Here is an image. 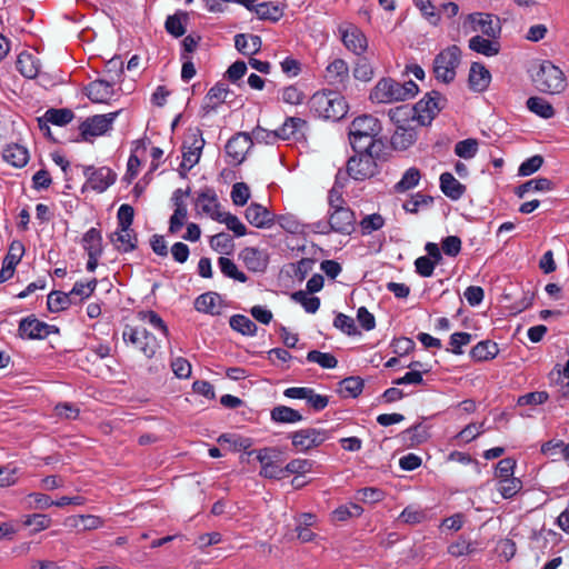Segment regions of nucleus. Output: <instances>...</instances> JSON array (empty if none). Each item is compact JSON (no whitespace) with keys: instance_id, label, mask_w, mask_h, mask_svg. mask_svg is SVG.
<instances>
[{"instance_id":"nucleus-1","label":"nucleus","mask_w":569,"mask_h":569,"mask_svg":"<svg viewBox=\"0 0 569 569\" xmlns=\"http://www.w3.org/2000/svg\"><path fill=\"white\" fill-rule=\"evenodd\" d=\"M381 130L380 121L371 114L355 118L349 126V141L353 151L381 152L382 142L377 140Z\"/></svg>"},{"instance_id":"nucleus-2","label":"nucleus","mask_w":569,"mask_h":569,"mask_svg":"<svg viewBox=\"0 0 569 569\" xmlns=\"http://www.w3.org/2000/svg\"><path fill=\"white\" fill-rule=\"evenodd\" d=\"M419 88L412 80L400 83L391 78L380 79L370 92V100L375 103H392L413 98Z\"/></svg>"},{"instance_id":"nucleus-3","label":"nucleus","mask_w":569,"mask_h":569,"mask_svg":"<svg viewBox=\"0 0 569 569\" xmlns=\"http://www.w3.org/2000/svg\"><path fill=\"white\" fill-rule=\"evenodd\" d=\"M309 107L315 116L326 120L338 121L347 113V103L337 90L316 92L309 100Z\"/></svg>"},{"instance_id":"nucleus-4","label":"nucleus","mask_w":569,"mask_h":569,"mask_svg":"<svg viewBox=\"0 0 569 569\" xmlns=\"http://www.w3.org/2000/svg\"><path fill=\"white\" fill-rule=\"evenodd\" d=\"M531 78L535 87L543 93H560L567 87L563 71L549 60L541 61L538 67L533 69Z\"/></svg>"},{"instance_id":"nucleus-5","label":"nucleus","mask_w":569,"mask_h":569,"mask_svg":"<svg viewBox=\"0 0 569 569\" xmlns=\"http://www.w3.org/2000/svg\"><path fill=\"white\" fill-rule=\"evenodd\" d=\"M347 161V173L356 181H365L379 172L377 159L380 151H355Z\"/></svg>"},{"instance_id":"nucleus-6","label":"nucleus","mask_w":569,"mask_h":569,"mask_svg":"<svg viewBox=\"0 0 569 569\" xmlns=\"http://www.w3.org/2000/svg\"><path fill=\"white\" fill-rule=\"evenodd\" d=\"M461 51L457 46H450L438 53L433 61V72L438 80L450 83L456 77L460 63Z\"/></svg>"},{"instance_id":"nucleus-7","label":"nucleus","mask_w":569,"mask_h":569,"mask_svg":"<svg viewBox=\"0 0 569 569\" xmlns=\"http://www.w3.org/2000/svg\"><path fill=\"white\" fill-rule=\"evenodd\" d=\"M446 98L438 91L432 90L413 104L416 121L420 126H430L437 114L445 108Z\"/></svg>"},{"instance_id":"nucleus-8","label":"nucleus","mask_w":569,"mask_h":569,"mask_svg":"<svg viewBox=\"0 0 569 569\" xmlns=\"http://www.w3.org/2000/svg\"><path fill=\"white\" fill-rule=\"evenodd\" d=\"M122 339L127 345L130 343L141 351L148 359H151L159 348L157 338L144 328L126 326Z\"/></svg>"},{"instance_id":"nucleus-9","label":"nucleus","mask_w":569,"mask_h":569,"mask_svg":"<svg viewBox=\"0 0 569 569\" xmlns=\"http://www.w3.org/2000/svg\"><path fill=\"white\" fill-rule=\"evenodd\" d=\"M256 453L257 460L261 465V469L259 475L263 478L268 479H281L283 478V469L276 461L279 457L280 451L274 447H266L259 450L248 451V455L251 456Z\"/></svg>"},{"instance_id":"nucleus-10","label":"nucleus","mask_w":569,"mask_h":569,"mask_svg":"<svg viewBox=\"0 0 569 569\" xmlns=\"http://www.w3.org/2000/svg\"><path fill=\"white\" fill-rule=\"evenodd\" d=\"M331 436L326 429L306 428L295 431L290 435L292 446L300 452H307L312 448L319 447Z\"/></svg>"},{"instance_id":"nucleus-11","label":"nucleus","mask_w":569,"mask_h":569,"mask_svg":"<svg viewBox=\"0 0 569 569\" xmlns=\"http://www.w3.org/2000/svg\"><path fill=\"white\" fill-rule=\"evenodd\" d=\"M119 113L120 111H116L87 118L79 127L83 140L87 141L89 137H98L108 132Z\"/></svg>"},{"instance_id":"nucleus-12","label":"nucleus","mask_w":569,"mask_h":569,"mask_svg":"<svg viewBox=\"0 0 569 569\" xmlns=\"http://www.w3.org/2000/svg\"><path fill=\"white\" fill-rule=\"evenodd\" d=\"M204 143L200 129L191 130L188 133L183 141L182 168L190 170L198 163Z\"/></svg>"},{"instance_id":"nucleus-13","label":"nucleus","mask_w":569,"mask_h":569,"mask_svg":"<svg viewBox=\"0 0 569 569\" xmlns=\"http://www.w3.org/2000/svg\"><path fill=\"white\" fill-rule=\"evenodd\" d=\"M355 222V213L348 207L332 209V212L329 216L328 224H325V227H328L329 229L323 230L322 233L333 231L342 234H350L353 230Z\"/></svg>"},{"instance_id":"nucleus-14","label":"nucleus","mask_w":569,"mask_h":569,"mask_svg":"<svg viewBox=\"0 0 569 569\" xmlns=\"http://www.w3.org/2000/svg\"><path fill=\"white\" fill-rule=\"evenodd\" d=\"M83 174L87 177V184L97 192L106 191L117 178V174L108 167L87 166L83 167Z\"/></svg>"},{"instance_id":"nucleus-15","label":"nucleus","mask_w":569,"mask_h":569,"mask_svg":"<svg viewBox=\"0 0 569 569\" xmlns=\"http://www.w3.org/2000/svg\"><path fill=\"white\" fill-rule=\"evenodd\" d=\"M323 77L328 84L337 91H342L349 84V66L343 59L337 58L327 66Z\"/></svg>"},{"instance_id":"nucleus-16","label":"nucleus","mask_w":569,"mask_h":569,"mask_svg":"<svg viewBox=\"0 0 569 569\" xmlns=\"http://www.w3.org/2000/svg\"><path fill=\"white\" fill-rule=\"evenodd\" d=\"M251 143V138L246 132H239L232 136L224 147L226 156L229 159L228 163L232 166L240 164L244 160Z\"/></svg>"},{"instance_id":"nucleus-17","label":"nucleus","mask_w":569,"mask_h":569,"mask_svg":"<svg viewBox=\"0 0 569 569\" xmlns=\"http://www.w3.org/2000/svg\"><path fill=\"white\" fill-rule=\"evenodd\" d=\"M52 332H58L54 326L34 317L23 318L19 323V335L23 339H44Z\"/></svg>"},{"instance_id":"nucleus-18","label":"nucleus","mask_w":569,"mask_h":569,"mask_svg":"<svg viewBox=\"0 0 569 569\" xmlns=\"http://www.w3.org/2000/svg\"><path fill=\"white\" fill-rule=\"evenodd\" d=\"M24 251L26 249L21 241L13 240L10 243L9 250L2 261V267L0 270V283L6 282L13 277L16 267L21 261Z\"/></svg>"},{"instance_id":"nucleus-19","label":"nucleus","mask_w":569,"mask_h":569,"mask_svg":"<svg viewBox=\"0 0 569 569\" xmlns=\"http://www.w3.org/2000/svg\"><path fill=\"white\" fill-rule=\"evenodd\" d=\"M345 47L357 56H361L368 48L365 33L353 24L339 28Z\"/></svg>"},{"instance_id":"nucleus-20","label":"nucleus","mask_w":569,"mask_h":569,"mask_svg":"<svg viewBox=\"0 0 569 569\" xmlns=\"http://www.w3.org/2000/svg\"><path fill=\"white\" fill-rule=\"evenodd\" d=\"M473 31H481L489 38L496 39L500 36L501 27L497 17L489 13H472L468 17Z\"/></svg>"},{"instance_id":"nucleus-21","label":"nucleus","mask_w":569,"mask_h":569,"mask_svg":"<svg viewBox=\"0 0 569 569\" xmlns=\"http://www.w3.org/2000/svg\"><path fill=\"white\" fill-rule=\"evenodd\" d=\"M114 83L116 79L113 76H110L109 79H97L87 86V97L96 103L107 102L114 93Z\"/></svg>"},{"instance_id":"nucleus-22","label":"nucleus","mask_w":569,"mask_h":569,"mask_svg":"<svg viewBox=\"0 0 569 569\" xmlns=\"http://www.w3.org/2000/svg\"><path fill=\"white\" fill-rule=\"evenodd\" d=\"M244 266L252 272H264L268 263L269 256L266 251L253 247H247L240 252Z\"/></svg>"},{"instance_id":"nucleus-23","label":"nucleus","mask_w":569,"mask_h":569,"mask_svg":"<svg viewBox=\"0 0 569 569\" xmlns=\"http://www.w3.org/2000/svg\"><path fill=\"white\" fill-rule=\"evenodd\" d=\"M247 221L256 228H269L274 222L276 216L262 204L252 202L244 212Z\"/></svg>"},{"instance_id":"nucleus-24","label":"nucleus","mask_w":569,"mask_h":569,"mask_svg":"<svg viewBox=\"0 0 569 569\" xmlns=\"http://www.w3.org/2000/svg\"><path fill=\"white\" fill-rule=\"evenodd\" d=\"M230 90L227 83L218 82L216 83L207 93L204 98V102L201 107V111L203 116L209 114L214 111L218 106L226 101L227 96Z\"/></svg>"},{"instance_id":"nucleus-25","label":"nucleus","mask_w":569,"mask_h":569,"mask_svg":"<svg viewBox=\"0 0 569 569\" xmlns=\"http://www.w3.org/2000/svg\"><path fill=\"white\" fill-rule=\"evenodd\" d=\"M196 206L200 207L202 212L211 219H220L219 202L216 191L212 188L201 190L196 198Z\"/></svg>"},{"instance_id":"nucleus-26","label":"nucleus","mask_w":569,"mask_h":569,"mask_svg":"<svg viewBox=\"0 0 569 569\" xmlns=\"http://www.w3.org/2000/svg\"><path fill=\"white\" fill-rule=\"evenodd\" d=\"M306 126L307 122L303 119L289 117L279 129L272 132V136L282 140H289L291 138L298 140L303 136Z\"/></svg>"},{"instance_id":"nucleus-27","label":"nucleus","mask_w":569,"mask_h":569,"mask_svg":"<svg viewBox=\"0 0 569 569\" xmlns=\"http://www.w3.org/2000/svg\"><path fill=\"white\" fill-rule=\"evenodd\" d=\"M491 74L480 62H473L469 71V87L475 92H483L489 87Z\"/></svg>"},{"instance_id":"nucleus-28","label":"nucleus","mask_w":569,"mask_h":569,"mask_svg":"<svg viewBox=\"0 0 569 569\" xmlns=\"http://www.w3.org/2000/svg\"><path fill=\"white\" fill-rule=\"evenodd\" d=\"M417 131L413 127L399 124L395 130L390 142L395 150L405 151L417 141Z\"/></svg>"},{"instance_id":"nucleus-29","label":"nucleus","mask_w":569,"mask_h":569,"mask_svg":"<svg viewBox=\"0 0 569 569\" xmlns=\"http://www.w3.org/2000/svg\"><path fill=\"white\" fill-rule=\"evenodd\" d=\"M111 242L116 246L118 251L121 252H131L137 248V234L132 228H128L126 231H122L121 228H117V230L110 236Z\"/></svg>"},{"instance_id":"nucleus-30","label":"nucleus","mask_w":569,"mask_h":569,"mask_svg":"<svg viewBox=\"0 0 569 569\" xmlns=\"http://www.w3.org/2000/svg\"><path fill=\"white\" fill-rule=\"evenodd\" d=\"M440 189L451 200H459L466 192V187L452 173L443 172L440 176Z\"/></svg>"},{"instance_id":"nucleus-31","label":"nucleus","mask_w":569,"mask_h":569,"mask_svg":"<svg viewBox=\"0 0 569 569\" xmlns=\"http://www.w3.org/2000/svg\"><path fill=\"white\" fill-rule=\"evenodd\" d=\"M262 40L256 34L239 33L234 37L236 49L244 56H253L261 49Z\"/></svg>"},{"instance_id":"nucleus-32","label":"nucleus","mask_w":569,"mask_h":569,"mask_svg":"<svg viewBox=\"0 0 569 569\" xmlns=\"http://www.w3.org/2000/svg\"><path fill=\"white\" fill-rule=\"evenodd\" d=\"M6 162L16 168H22L28 163L29 152L26 147L18 143L9 144L2 152Z\"/></svg>"},{"instance_id":"nucleus-33","label":"nucleus","mask_w":569,"mask_h":569,"mask_svg":"<svg viewBox=\"0 0 569 569\" xmlns=\"http://www.w3.org/2000/svg\"><path fill=\"white\" fill-rule=\"evenodd\" d=\"M469 48L486 57H493L500 51V43L496 40L486 39L481 36H473L469 39Z\"/></svg>"},{"instance_id":"nucleus-34","label":"nucleus","mask_w":569,"mask_h":569,"mask_svg":"<svg viewBox=\"0 0 569 569\" xmlns=\"http://www.w3.org/2000/svg\"><path fill=\"white\" fill-rule=\"evenodd\" d=\"M253 11L260 20L279 21L283 16V7L274 2H261L253 6Z\"/></svg>"},{"instance_id":"nucleus-35","label":"nucleus","mask_w":569,"mask_h":569,"mask_svg":"<svg viewBox=\"0 0 569 569\" xmlns=\"http://www.w3.org/2000/svg\"><path fill=\"white\" fill-rule=\"evenodd\" d=\"M270 419L274 423H297L300 422L303 417L302 415L287 406H276L270 411Z\"/></svg>"},{"instance_id":"nucleus-36","label":"nucleus","mask_w":569,"mask_h":569,"mask_svg":"<svg viewBox=\"0 0 569 569\" xmlns=\"http://www.w3.org/2000/svg\"><path fill=\"white\" fill-rule=\"evenodd\" d=\"M39 61L33 54L29 52H21L18 56L17 69L23 77L29 79L36 78L39 72Z\"/></svg>"},{"instance_id":"nucleus-37","label":"nucleus","mask_w":569,"mask_h":569,"mask_svg":"<svg viewBox=\"0 0 569 569\" xmlns=\"http://www.w3.org/2000/svg\"><path fill=\"white\" fill-rule=\"evenodd\" d=\"M498 352L499 348L496 342L491 340H482L470 350V357L475 361H487L493 359Z\"/></svg>"},{"instance_id":"nucleus-38","label":"nucleus","mask_w":569,"mask_h":569,"mask_svg":"<svg viewBox=\"0 0 569 569\" xmlns=\"http://www.w3.org/2000/svg\"><path fill=\"white\" fill-rule=\"evenodd\" d=\"M388 116L396 127H399V124L410 126V121H416L415 109L413 106L410 104H401L391 108L388 111Z\"/></svg>"},{"instance_id":"nucleus-39","label":"nucleus","mask_w":569,"mask_h":569,"mask_svg":"<svg viewBox=\"0 0 569 569\" xmlns=\"http://www.w3.org/2000/svg\"><path fill=\"white\" fill-rule=\"evenodd\" d=\"M74 118V113L68 108H50L42 116V122H50L54 126L63 127L71 122Z\"/></svg>"},{"instance_id":"nucleus-40","label":"nucleus","mask_w":569,"mask_h":569,"mask_svg":"<svg viewBox=\"0 0 569 569\" xmlns=\"http://www.w3.org/2000/svg\"><path fill=\"white\" fill-rule=\"evenodd\" d=\"M81 244L87 254L102 253V234L97 228H90L81 239Z\"/></svg>"},{"instance_id":"nucleus-41","label":"nucleus","mask_w":569,"mask_h":569,"mask_svg":"<svg viewBox=\"0 0 569 569\" xmlns=\"http://www.w3.org/2000/svg\"><path fill=\"white\" fill-rule=\"evenodd\" d=\"M420 179V170L416 167H410L403 172L401 179L395 184L393 190L397 193L409 191L418 186Z\"/></svg>"},{"instance_id":"nucleus-42","label":"nucleus","mask_w":569,"mask_h":569,"mask_svg":"<svg viewBox=\"0 0 569 569\" xmlns=\"http://www.w3.org/2000/svg\"><path fill=\"white\" fill-rule=\"evenodd\" d=\"M220 299V296L217 292H206L200 295L194 300V309L199 312L210 313V315H219L220 311L216 308L217 301Z\"/></svg>"},{"instance_id":"nucleus-43","label":"nucleus","mask_w":569,"mask_h":569,"mask_svg":"<svg viewBox=\"0 0 569 569\" xmlns=\"http://www.w3.org/2000/svg\"><path fill=\"white\" fill-rule=\"evenodd\" d=\"M552 187L553 183L548 178L531 179L518 186L515 190V193L519 198H523L530 191H549L552 189Z\"/></svg>"},{"instance_id":"nucleus-44","label":"nucleus","mask_w":569,"mask_h":569,"mask_svg":"<svg viewBox=\"0 0 569 569\" xmlns=\"http://www.w3.org/2000/svg\"><path fill=\"white\" fill-rule=\"evenodd\" d=\"M526 104L529 111L542 119H550L555 116L553 107L545 98L530 97Z\"/></svg>"},{"instance_id":"nucleus-45","label":"nucleus","mask_w":569,"mask_h":569,"mask_svg":"<svg viewBox=\"0 0 569 569\" xmlns=\"http://www.w3.org/2000/svg\"><path fill=\"white\" fill-rule=\"evenodd\" d=\"M229 325L231 329L243 335L253 337L257 333V325L247 316L243 315H233L229 319Z\"/></svg>"},{"instance_id":"nucleus-46","label":"nucleus","mask_w":569,"mask_h":569,"mask_svg":"<svg viewBox=\"0 0 569 569\" xmlns=\"http://www.w3.org/2000/svg\"><path fill=\"white\" fill-rule=\"evenodd\" d=\"M72 298L69 293H66L63 291L54 290L49 293L47 299V306L48 309L51 312H59L67 310L72 305Z\"/></svg>"},{"instance_id":"nucleus-47","label":"nucleus","mask_w":569,"mask_h":569,"mask_svg":"<svg viewBox=\"0 0 569 569\" xmlns=\"http://www.w3.org/2000/svg\"><path fill=\"white\" fill-rule=\"evenodd\" d=\"M363 389V380L360 377H348L339 382L338 392L342 397L357 398Z\"/></svg>"},{"instance_id":"nucleus-48","label":"nucleus","mask_w":569,"mask_h":569,"mask_svg":"<svg viewBox=\"0 0 569 569\" xmlns=\"http://www.w3.org/2000/svg\"><path fill=\"white\" fill-rule=\"evenodd\" d=\"M219 443H229L234 451L248 450L252 447L253 440L234 433H222L218 437Z\"/></svg>"},{"instance_id":"nucleus-49","label":"nucleus","mask_w":569,"mask_h":569,"mask_svg":"<svg viewBox=\"0 0 569 569\" xmlns=\"http://www.w3.org/2000/svg\"><path fill=\"white\" fill-rule=\"evenodd\" d=\"M218 266L220 268V271L227 278H231V279L237 280L242 283L248 280V277L246 276V273L240 271L238 269L237 264L229 258L220 257L218 259Z\"/></svg>"},{"instance_id":"nucleus-50","label":"nucleus","mask_w":569,"mask_h":569,"mask_svg":"<svg viewBox=\"0 0 569 569\" xmlns=\"http://www.w3.org/2000/svg\"><path fill=\"white\" fill-rule=\"evenodd\" d=\"M306 359L308 362L318 363L323 369H333L338 365V360L332 353L319 350L309 351Z\"/></svg>"},{"instance_id":"nucleus-51","label":"nucleus","mask_w":569,"mask_h":569,"mask_svg":"<svg viewBox=\"0 0 569 569\" xmlns=\"http://www.w3.org/2000/svg\"><path fill=\"white\" fill-rule=\"evenodd\" d=\"M386 223L385 218L380 213H371L365 216L360 222V230L363 236L371 234L375 231L380 230Z\"/></svg>"},{"instance_id":"nucleus-52","label":"nucleus","mask_w":569,"mask_h":569,"mask_svg":"<svg viewBox=\"0 0 569 569\" xmlns=\"http://www.w3.org/2000/svg\"><path fill=\"white\" fill-rule=\"evenodd\" d=\"M291 299L301 305L308 313L317 312L320 307V299L318 297H310L308 292L302 290L293 292Z\"/></svg>"},{"instance_id":"nucleus-53","label":"nucleus","mask_w":569,"mask_h":569,"mask_svg":"<svg viewBox=\"0 0 569 569\" xmlns=\"http://www.w3.org/2000/svg\"><path fill=\"white\" fill-rule=\"evenodd\" d=\"M363 512V508L358 503H349L340 506L332 512V518L336 521H346L350 518L360 517Z\"/></svg>"},{"instance_id":"nucleus-54","label":"nucleus","mask_w":569,"mask_h":569,"mask_svg":"<svg viewBox=\"0 0 569 569\" xmlns=\"http://www.w3.org/2000/svg\"><path fill=\"white\" fill-rule=\"evenodd\" d=\"M522 488L520 479L512 477L509 479H502L498 481V491L505 499L513 498Z\"/></svg>"},{"instance_id":"nucleus-55","label":"nucleus","mask_w":569,"mask_h":569,"mask_svg":"<svg viewBox=\"0 0 569 569\" xmlns=\"http://www.w3.org/2000/svg\"><path fill=\"white\" fill-rule=\"evenodd\" d=\"M433 203L431 196L417 192L410 200L403 202L402 208L408 213H417L421 207H430Z\"/></svg>"},{"instance_id":"nucleus-56","label":"nucleus","mask_w":569,"mask_h":569,"mask_svg":"<svg viewBox=\"0 0 569 569\" xmlns=\"http://www.w3.org/2000/svg\"><path fill=\"white\" fill-rule=\"evenodd\" d=\"M221 223H224L229 230H231L236 237H243L247 233L246 226L239 220V218L230 212H221L220 219H217Z\"/></svg>"},{"instance_id":"nucleus-57","label":"nucleus","mask_w":569,"mask_h":569,"mask_svg":"<svg viewBox=\"0 0 569 569\" xmlns=\"http://www.w3.org/2000/svg\"><path fill=\"white\" fill-rule=\"evenodd\" d=\"M472 336L468 332H455L450 336L448 352L453 355H462V347L471 342Z\"/></svg>"},{"instance_id":"nucleus-58","label":"nucleus","mask_w":569,"mask_h":569,"mask_svg":"<svg viewBox=\"0 0 569 569\" xmlns=\"http://www.w3.org/2000/svg\"><path fill=\"white\" fill-rule=\"evenodd\" d=\"M478 151V141L476 139H465L456 143L455 153L462 159H471Z\"/></svg>"},{"instance_id":"nucleus-59","label":"nucleus","mask_w":569,"mask_h":569,"mask_svg":"<svg viewBox=\"0 0 569 569\" xmlns=\"http://www.w3.org/2000/svg\"><path fill=\"white\" fill-rule=\"evenodd\" d=\"M413 3L431 24L436 26L438 23L440 14L430 0H413Z\"/></svg>"},{"instance_id":"nucleus-60","label":"nucleus","mask_w":569,"mask_h":569,"mask_svg":"<svg viewBox=\"0 0 569 569\" xmlns=\"http://www.w3.org/2000/svg\"><path fill=\"white\" fill-rule=\"evenodd\" d=\"M353 77L360 81H370L373 77V68L367 58L361 57L357 60L353 68Z\"/></svg>"},{"instance_id":"nucleus-61","label":"nucleus","mask_w":569,"mask_h":569,"mask_svg":"<svg viewBox=\"0 0 569 569\" xmlns=\"http://www.w3.org/2000/svg\"><path fill=\"white\" fill-rule=\"evenodd\" d=\"M97 284H98L97 279H91L90 281H87V282L78 281L73 284V287L70 291V296L72 299H73V297L78 296V297H80L79 300L82 301V300L89 298L93 293V291L97 288Z\"/></svg>"},{"instance_id":"nucleus-62","label":"nucleus","mask_w":569,"mask_h":569,"mask_svg":"<svg viewBox=\"0 0 569 569\" xmlns=\"http://www.w3.org/2000/svg\"><path fill=\"white\" fill-rule=\"evenodd\" d=\"M333 326L347 336H356L359 333L353 318L338 313L333 320Z\"/></svg>"},{"instance_id":"nucleus-63","label":"nucleus","mask_w":569,"mask_h":569,"mask_svg":"<svg viewBox=\"0 0 569 569\" xmlns=\"http://www.w3.org/2000/svg\"><path fill=\"white\" fill-rule=\"evenodd\" d=\"M139 318L142 321L148 322L152 328L159 330L164 337L169 335V330L162 318L154 311H141L139 312Z\"/></svg>"},{"instance_id":"nucleus-64","label":"nucleus","mask_w":569,"mask_h":569,"mask_svg":"<svg viewBox=\"0 0 569 569\" xmlns=\"http://www.w3.org/2000/svg\"><path fill=\"white\" fill-rule=\"evenodd\" d=\"M312 465L313 462L311 460H308V459H292L291 461H289L283 469V475L284 473H290V475H305L307 472H309L312 468Z\"/></svg>"}]
</instances>
